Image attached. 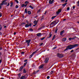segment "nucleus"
<instances>
[{
	"instance_id": "obj_1",
	"label": "nucleus",
	"mask_w": 79,
	"mask_h": 79,
	"mask_svg": "<svg viewBox=\"0 0 79 79\" xmlns=\"http://www.w3.org/2000/svg\"><path fill=\"white\" fill-rule=\"evenodd\" d=\"M78 45L79 44H75L73 45L68 46V48L69 50H71V49H73V48H74V47H77Z\"/></svg>"
},
{
	"instance_id": "obj_2",
	"label": "nucleus",
	"mask_w": 79,
	"mask_h": 79,
	"mask_svg": "<svg viewBox=\"0 0 79 79\" xmlns=\"http://www.w3.org/2000/svg\"><path fill=\"white\" fill-rule=\"evenodd\" d=\"M57 55L58 57H59V58H61V57H63L64 56L62 54H60L59 53H58L57 54Z\"/></svg>"
},
{
	"instance_id": "obj_3",
	"label": "nucleus",
	"mask_w": 79,
	"mask_h": 79,
	"mask_svg": "<svg viewBox=\"0 0 79 79\" xmlns=\"http://www.w3.org/2000/svg\"><path fill=\"white\" fill-rule=\"evenodd\" d=\"M37 51H38V50H36V51L33 52L32 53V54L30 55V56H29V58H32V56H33V55H34V54H35V53L36 52H37Z\"/></svg>"
},
{
	"instance_id": "obj_4",
	"label": "nucleus",
	"mask_w": 79,
	"mask_h": 79,
	"mask_svg": "<svg viewBox=\"0 0 79 79\" xmlns=\"http://www.w3.org/2000/svg\"><path fill=\"white\" fill-rule=\"evenodd\" d=\"M30 42H31V40H26V43H27L28 46H29V44H30Z\"/></svg>"
},
{
	"instance_id": "obj_5",
	"label": "nucleus",
	"mask_w": 79,
	"mask_h": 79,
	"mask_svg": "<svg viewBox=\"0 0 79 79\" xmlns=\"http://www.w3.org/2000/svg\"><path fill=\"white\" fill-rule=\"evenodd\" d=\"M5 3H6V2H5V1L4 0L0 4V5L1 6H2V5H3L4 4H5Z\"/></svg>"
},
{
	"instance_id": "obj_6",
	"label": "nucleus",
	"mask_w": 79,
	"mask_h": 79,
	"mask_svg": "<svg viewBox=\"0 0 79 79\" xmlns=\"http://www.w3.org/2000/svg\"><path fill=\"white\" fill-rule=\"evenodd\" d=\"M61 12V9H59V10L57 12H56V14H58L59 15L60 13V12Z\"/></svg>"
},
{
	"instance_id": "obj_7",
	"label": "nucleus",
	"mask_w": 79,
	"mask_h": 79,
	"mask_svg": "<svg viewBox=\"0 0 79 79\" xmlns=\"http://www.w3.org/2000/svg\"><path fill=\"white\" fill-rule=\"evenodd\" d=\"M49 60V59L48 58H47L45 59L44 62L46 63H47L48 61Z\"/></svg>"
},
{
	"instance_id": "obj_8",
	"label": "nucleus",
	"mask_w": 79,
	"mask_h": 79,
	"mask_svg": "<svg viewBox=\"0 0 79 79\" xmlns=\"http://www.w3.org/2000/svg\"><path fill=\"white\" fill-rule=\"evenodd\" d=\"M54 26H55V25H53V24L52 23H51L50 24V28H51L52 27H54Z\"/></svg>"
},
{
	"instance_id": "obj_9",
	"label": "nucleus",
	"mask_w": 79,
	"mask_h": 79,
	"mask_svg": "<svg viewBox=\"0 0 79 79\" xmlns=\"http://www.w3.org/2000/svg\"><path fill=\"white\" fill-rule=\"evenodd\" d=\"M31 24H30L29 25H28L27 24L25 25V27H28L29 26H30L31 27Z\"/></svg>"
},
{
	"instance_id": "obj_10",
	"label": "nucleus",
	"mask_w": 79,
	"mask_h": 79,
	"mask_svg": "<svg viewBox=\"0 0 79 79\" xmlns=\"http://www.w3.org/2000/svg\"><path fill=\"white\" fill-rule=\"evenodd\" d=\"M52 34H51V33H49V36L48 37V39H50V37H52Z\"/></svg>"
},
{
	"instance_id": "obj_11",
	"label": "nucleus",
	"mask_w": 79,
	"mask_h": 79,
	"mask_svg": "<svg viewBox=\"0 0 79 79\" xmlns=\"http://www.w3.org/2000/svg\"><path fill=\"white\" fill-rule=\"evenodd\" d=\"M64 33V30H63V31H62L60 32V35H63V33Z\"/></svg>"
},
{
	"instance_id": "obj_12",
	"label": "nucleus",
	"mask_w": 79,
	"mask_h": 79,
	"mask_svg": "<svg viewBox=\"0 0 79 79\" xmlns=\"http://www.w3.org/2000/svg\"><path fill=\"white\" fill-rule=\"evenodd\" d=\"M23 68V66H22L21 67H20V69H19V71H22Z\"/></svg>"
},
{
	"instance_id": "obj_13",
	"label": "nucleus",
	"mask_w": 79,
	"mask_h": 79,
	"mask_svg": "<svg viewBox=\"0 0 79 79\" xmlns=\"http://www.w3.org/2000/svg\"><path fill=\"white\" fill-rule=\"evenodd\" d=\"M49 3L50 4H51V5L53 4V1H49Z\"/></svg>"
},
{
	"instance_id": "obj_14",
	"label": "nucleus",
	"mask_w": 79,
	"mask_h": 79,
	"mask_svg": "<svg viewBox=\"0 0 79 79\" xmlns=\"http://www.w3.org/2000/svg\"><path fill=\"white\" fill-rule=\"evenodd\" d=\"M52 23L53 24L54 26H55L56 25V23L55 20L53 21L52 22Z\"/></svg>"
},
{
	"instance_id": "obj_15",
	"label": "nucleus",
	"mask_w": 79,
	"mask_h": 79,
	"mask_svg": "<svg viewBox=\"0 0 79 79\" xmlns=\"http://www.w3.org/2000/svg\"><path fill=\"white\" fill-rule=\"evenodd\" d=\"M27 71L26 70V69H23V73H26Z\"/></svg>"
},
{
	"instance_id": "obj_16",
	"label": "nucleus",
	"mask_w": 79,
	"mask_h": 79,
	"mask_svg": "<svg viewBox=\"0 0 79 79\" xmlns=\"http://www.w3.org/2000/svg\"><path fill=\"white\" fill-rule=\"evenodd\" d=\"M44 67V64H42L40 66L39 68L40 69H42Z\"/></svg>"
},
{
	"instance_id": "obj_17",
	"label": "nucleus",
	"mask_w": 79,
	"mask_h": 79,
	"mask_svg": "<svg viewBox=\"0 0 79 79\" xmlns=\"http://www.w3.org/2000/svg\"><path fill=\"white\" fill-rule=\"evenodd\" d=\"M21 79H25V76H22L20 77Z\"/></svg>"
},
{
	"instance_id": "obj_18",
	"label": "nucleus",
	"mask_w": 79,
	"mask_h": 79,
	"mask_svg": "<svg viewBox=\"0 0 79 79\" xmlns=\"http://www.w3.org/2000/svg\"><path fill=\"white\" fill-rule=\"evenodd\" d=\"M60 21V20H55V22H56V24H57V23H58Z\"/></svg>"
},
{
	"instance_id": "obj_19",
	"label": "nucleus",
	"mask_w": 79,
	"mask_h": 79,
	"mask_svg": "<svg viewBox=\"0 0 79 79\" xmlns=\"http://www.w3.org/2000/svg\"><path fill=\"white\" fill-rule=\"evenodd\" d=\"M41 35V33H38L37 34V36H38V37H40Z\"/></svg>"
},
{
	"instance_id": "obj_20",
	"label": "nucleus",
	"mask_w": 79,
	"mask_h": 79,
	"mask_svg": "<svg viewBox=\"0 0 79 79\" xmlns=\"http://www.w3.org/2000/svg\"><path fill=\"white\" fill-rule=\"evenodd\" d=\"M47 73L49 76H50L51 75V73L50 72V71H48L47 72Z\"/></svg>"
},
{
	"instance_id": "obj_21",
	"label": "nucleus",
	"mask_w": 79,
	"mask_h": 79,
	"mask_svg": "<svg viewBox=\"0 0 79 79\" xmlns=\"http://www.w3.org/2000/svg\"><path fill=\"white\" fill-rule=\"evenodd\" d=\"M74 38H69V40H74Z\"/></svg>"
},
{
	"instance_id": "obj_22",
	"label": "nucleus",
	"mask_w": 79,
	"mask_h": 79,
	"mask_svg": "<svg viewBox=\"0 0 79 79\" xmlns=\"http://www.w3.org/2000/svg\"><path fill=\"white\" fill-rule=\"evenodd\" d=\"M25 13H26L27 14V9H25Z\"/></svg>"
},
{
	"instance_id": "obj_23",
	"label": "nucleus",
	"mask_w": 79,
	"mask_h": 79,
	"mask_svg": "<svg viewBox=\"0 0 79 79\" xmlns=\"http://www.w3.org/2000/svg\"><path fill=\"white\" fill-rule=\"evenodd\" d=\"M63 41H64V42H65L66 40V38H64L62 39Z\"/></svg>"
},
{
	"instance_id": "obj_24",
	"label": "nucleus",
	"mask_w": 79,
	"mask_h": 79,
	"mask_svg": "<svg viewBox=\"0 0 79 79\" xmlns=\"http://www.w3.org/2000/svg\"><path fill=\"white\" fill-rule=\"evenodd\" d=\"M34 24H35V25H36V24H37V21H34Z\"/></svg>"
},
{
	"instance_id": "obj_25",
	"label": "nucleus",
	"mask_w": 79,
	"mask_h": 79,
	"mask_svg": "<svg viewBox=\"0 0 79 79\" xmlns=\"http://www.w3.org/2000/svg\"><path fill=\"white\" fill-rule=\"evenodd\" d=\"M29 7H30V8H31V9L32 10H33V9H34V7H32L31 5H30L29 6Z\"/></svg>"
},
{
	"instance_id": "obj_26",
	"label": "nucleus",
	"mask_w": 79,
	"mask_h": 79,
	"mask_svg": "<svg viewBox=\"0 0 79 79\" xmlns=\"http://www.w3.org/2000/svg\"><path fill=\"white\" fill-rule=\"evenodd\" d=\"M66 5H67V3H66L64 4H63L62 6H63L64 7V6H66Z\"/></svg>"
},
{
	"instance_id": "obj_27",
	"label": "nucleus",
	"mask_w": 79,
	"mask_h": 79,
	"mask_svg": "<svg viewBox=\"0 0 79 79\" xmlns=\"http://www.w3.org/2000/svg\"><path fill=\"white\" fill-rule=\"evenodd\" d=\"M56 16H53L52 17L51 19H54L56 17Z\"/></svg>"
},
{
	"instance_id": "obj_28",
	"label": "nucleus",
	"mask_w": 79,
	"mask_h": 79,
	"mask_svg": "<svg viewBox=\"0 0 79 79\" xmlns=\"http://www.w3.org/2000/svg\"><path fill=\"white\" fill-rule=\"evenodd\" d=\"M27 64V62H26V63H25L24 64V67L25 66H26V64Z\"/></svg>"
},
{
	"instance_id": "obj_29",
	"label": "nucleus",
	"mask_w": 79,
	"mask_h": 79,
	"mask_svg": "<svg viewBox=\"0 0 79 79\" xmlns=\"http://www.w3.org/2000/svg\"><path fill=\"white\" fill-rule=\"evenodd\" d=\"M31 11H28V15H31Z\"/></svg>"
},
{
	"instance_id": "obj_30",
	"label": "nucleus",
	"mask_w": 79,
	"mask_h": 79,
	"mask_svg": "<svg viewBox=\"0 0 79 79\" xmlns=\"http://www.w3.org/2000/svg\"><path fill=\"white\" fill-rule=\"evenodd\" d=\"M39 70H38L36 71L35 72V74H36V73H38V72H39Z\"/></svg>"
},
{
	"instance_id": "obj_31",
	"label": "nucleus",
	"mask_w": 79,
	"mask_h": 79,
	"mask_svg": "<svg viewBox=\"0 0 79 79\" xmlns=\"http://www.w3.org/2000/svg\"><path fill=\"white\" fill-rule=\"evenodd\" d=\"M53 73H54V70L51 71L50 72L51 74H53Z\"/></svg>"
},
{
	"instance_id": "obj_32",
	"label": "nucleus",
	"mask_w": 79,
	"mask_h": 79,
	"mask_svg": "<svg viewBox=\"0 0 79 79\" xmlns=\"http://www.w3.org/2000/svg\"><path fill=\"white\" fill-rule=\"evenodd\" d=\"M22 7H24V6H25V4H22L21 5Z\"/></svg>"
},
{
	"instance_id": "obj_33",
	"label": "nucleus",
	"mask_w": 79,
	"mask_h": 79,
	"mask_svg": "<svg viewBox=\"0 0 79 79\" xmlns=\"http://www.w3.org/2000/svg\"><path fill=\"white\" fill-rule=\"evenodd\" d=\"M44 39H45V37L41 38V40H44Z\"/></svg>"
},
{
	"instance_id": "obj_34",
	"label": "nucleus",
	"mask_w": 79,
	"mask_h": 79,
	"mask_svg": "<svg viewBox=\"0 0 79 79\" xmlns=\"http://www.w3.org/2000/svg\"><path fill=\"white\" fill-rule=\"evenodd\" d=\"M18 76L19 77H21V73H19L18 74Z\"/></svg>"
},
{
	"instance_id": "obj_35",
	"label": "nucleus",
	"mask_w": 79,
	"mask_h": 79,
	"mask_svg": "<svg viewBox=\"0 0 79 79\" xmlns=\"http://www.w3.org/2000/svg\"><path fill=\"white\" fill-rule=\"evenodd\" d=\"M13 2H11L10 4V7H11V6H13Z\"/></svg>"
},
{
	"instance_id": "obj_36",
	"label": "nucleus",
	"mask_w": 79,
	"mask_h": 79,
	"mask_svg": "<svg viewBox=\"0 0 79 79\" xmlns=\"http://www.w3.org/2000/svg\"><path fill=\"white\" fill-rule=\"evenodd\" d=\"M55 39V35H54L53 37V38L52 39V40H53L54 39Z\"/></svg>"
},
{
	"instance_id": "obj_37",
	"label": "nucleus",
	"mask_w": 79,
	"mask_h": 79,
	"mask_svg": "<svg viewBox=\"0 0 79 79\" xmlns=\"http://www.w3.org/2000/svg\"><path fill=\"white\" fill-rule=\"evenodd\" d=\"M69 49V48H67L65 49L64 50V52H65V51H66V50H68Z\"/></svg>"
},
{
	"instance_id": "obj_38",
	"label": "nucleus",
	"mask_w": 79,
	"mask_h": 79,
	"mask_svg": "<svg viewBox=\"0 0 79 79\" xmlns=\"http://www.w3.org/2000/svg\"><path fill=\"white\" fill-rule=\"evenodd\" d=\"M57 31H58V29H56L55 30V33H57Z\"/></svg>"
},
{
	"instance_id": "obj_39",
	"label": "nucleus",
	"mask_w": 79,
	"mask_h": 79,
	"mask_svg": "<svg viewBox=\"0 0 79 79\" xmlns=\"http://www.w3.org/2000/svg\"><path fill=\"white\" fill-rule=\"evenodd\" d=\"M57 48V47L55 46L53 48V49L54 50V49H55V48Z\"/></svg>"
},
{
	"instance_id": "obj_40",
	"label": "nucleus",
	"mask_w": 79,
	"mask_h": 79,
	"mask_svg": "<svg viewBox=\"0 0 79 79\" xmlns=\"http://www.w3.org/2000/svg\"><path fill=\"white\" fill-rule=\"evenodd\" d=\"M2 27L1 25L0 24V30H2Z\"/></svg>"
},
{
	"instance_id": "obj_41",
	"label": "nucleus",
	"mask_w": 79,
	"mask_h": 79,
	"mask_svg": "<svg viewBox=\"0 0 79 79\" xmlns=\"http://www.w3.org/2000/svg\"><path fill=\"white\" fill-rule=\"evenodd\" d=\"M2 12L0 13V17H1L2 16Z\"/></svg>"
},
{
	"instance_id": "obj_42",
	"label": "nucleus",
	"mask_w": 79,
	"mask_h": 79,
	"mask_svg": "<svg viewBox=\"0 0 79 79\" xmlns=\"http://www.w3.org/2000/svg\"><path fill=\"white\" fill-rule=\"evenodd\" d=\"M18 5H16V6H15V8H18Z\"/></svg>"
},
{
	"instance_id": "obj_43",
	"label": "nucleus",
	"mask_w": 79,
	"mask_h": 79,
	"mask_svg": "<svg viewBox=\"0 0 79 79\" xmlns=\"http://www.w3.org/2000/svg\"><path fill=\"white\" fill-rule=\"evenodd\" d=\"M47 79H50V77L49 76H48L47 77Z\"/></svg>"
},
{
	"instance_id": "obj_44",
	"label": "nucleus",
	"mask_w": 79,
	"mask_h": 79,
	"mask_svg": "<svg viewBox=\"0 0 79 79\" xmlns=\"http://www.w3.org/2000/svg\"><path fill=\"white\" fill-rule=\"evenodd\" d=\"M69 10V7H68L67 8V11H68Z\"/></svg>"
},
{
	"instance_id": "obj_45",
	"label": "nucleus",
	"mask_w": 79,
	"mask_h": 79,
	"mask_svg": "<svg viewBox=\"0 0 79 79\" xmlns=\"http://www.w3.org/2000/svg\"><path fill=\"white\" fill-rule=\"evenodd\" d=\"M74 52V50H72L70 51V52H71V53H72V52Z\"/></svg>"
},
{
	"instance_id": "obj_46",
	"label": "nucleus",
	"mask_w": 79,
	"mask_h": 79,
	"mask_svg": "<svg viewBox=\"0 0 79 79\" xmlns=\"http://www.w3.org/2000/svg\"><path fill=\"white\" fill-rule=\"evenodd\" d=\"M65 1V0H61V2H64Z\"/></svg>"
},
{
	"instance_id": "obj_47",
	"label": "nucleus",
	"mask_w": 79,
	"mask_h": 79,
	"mask_svg": "<svg viewBox=\"0 0 79 79\" xmlns=\"http://www.w3.org/2000/svg\"><path fill=\"white\" fill-rule=\"evenodd\" d=\"M25 3H26V4H27V3H28V1H26Z\"/></svg>"
},
{
	"instance_id": "obj_48",
	"label": "nucleus",
	"mask_w": 79,
	"mask_h": 79,
	"mask_svg": "<svg viewBox=\"0 0 79 79\" xmlns=\"http://www.w3.org/2000/svg\"><path fill=\"white\" fill-rule=\"evenodd\" d=\"M26 23H22V25H23L24 24H25Z\"/></svg>"
},
{
	"instance_id": "obj_49",
	"label": "nucleus",
	"mask_w": 79,
	"mask_h": 79,
	"mask_svg": "<svg viewBox=\"0 0 79 79\" xmlns=\"http://www.w3.org/2000/svg\"><path fill=\"white\" fill-rule=\"evenodd\" d=\"M15 2H16V3H19V2H18V1H16Z\"/></svg>"
},
{
	"instance_id": "obj_50",
	"label": "nucleus",
	"mask_w": 79,
	"mask_h": 79,
	"mask_svg": "<svg viewBox=\"0 0 79 79\" xmlns=\"http://www.w3.org/2000/svg\"><path fill=\"white\" fill-rule=\"evenodd\" d=\"M30 31H33V30H32V29H30Z\"/></svg>"
},
{
	"instance_id": "obj_51",
	"label": "nucleus",
	"mask_w": 79,
	"mask_h": 79,
	"mask_svg": "<svg viewBox=\"0 0 79 79\" xmlns=\"http://www.w3.org/2000/svg\"><path fill=\"white\" fill-rule=\"evenodd\" d=\"M27 61V60H25L24 61V62H26V61Z\"/></svg>"
},
{
	"instance_id": "obj_52",
	"label": "nucleus",
	"mask_w": 79,
	"mask_h": 79,
	"mask_svg": "<svg viewBox=\"0 0 79 79\" xmlns=\"http://www.w3.org/2000/svg\"><path fill=\"white\" fill-rule=\"evenodd\" d=\"M78 5H79V1H77V3Z\"/></svg>"
},
{
	"instance_id": "obj_53",
	"label": "nucleus",
	"mask_w": 79,
	"mask_h": 79,
	"mask_svg": "<svg viewBox=\"0 0 79 79\" xmlns=\"http://www.w3.org/2000/svg\"><path fill=\"white\" fill-rule=\"evenodd\" d=\"M24 52H22L21 54L23 55V54H24Z\"/></svg>"
},
{
	"instance_id": "obj_54",
	"label": "nucleus",
	"mask_w": 79,
	"mask_h": 79,
	"mask_svg": "<svg viewBox=\"0 0 79 79\" xmlns=\"http://www.w3.org/2000/svg\"><path fill=\"white\" fill-rule=\"evenodd\" d=\"M1 63H2V59L0 60V64H1Z\"/></svg>"
},
{
	"instance_id": "obj_55",
	"label": "nucleus",
	"mask_w": 79,
	"mask_h": 79,
	"mask_svg": "<svg viewBox=\"0 0 79 79\" xmlns=\"http://www.w3.org/2000/svg\"><path fill=\"white\" fill-rule=\"evenodd\" d=\"M9 5H10V3H8V5L7 6H9Z\"/></svg>"
},
{
	"instance_id": "obj_56",
	"label": "nucleus",
	"mask_w": 79,
	"mask_h": 79,
	"mask_svg": "<svg viewBox=\"0 0 79 79\" xmlns=\"http://www.w3.org/2000/svg\"><path fill=\"white\" fill-rule=\"evenodd\" d=\"M76 7H75V6H73V9H74V8H75Z\"/></svg>"
},
{
	"instance_id": "obj_57",
	"label": "nucleus",
	"mask_w": 79,
	"mask_h": 79,
	"mask_svg": "<svg viewBox=\"0 0 79 79\" xmlns=\"http://www.w3.org/2000/svg\"><path fill=\"white\" fill-rule=\"evenodd\" d=\"M2 50V48L0 47V50Z\"/></svg>"
},
{
	"instance_id": "obj_58",
	"label": "nucleus",
	"mask_w": 79,
	"mask_h": 79,
	"mask_svg": "<svg viewBox=\"0 0 79 79\" xmlns=\"http://www.w3.org/2000/svg\"><path fill=\"white\" fill-rule=\"evenodd\" d=\"M47 11H46L44 13V15H46V14H47Z\"/></svg>"
},
{
	"instance_id": "obj_59",
	"label": "nucleus",
	"mask_w": 79,
	"mask_h": 79,
	"mask_svg": "<svg viewBox=\"0 0 79 79\" xmlns=\"http://www.w3.org/2000/svg\"><path fill=\"white\" fill-rule=\"evenodd\" d=\"M43 44V43H42L40 44V45H42Z\"/></svg>"
},
{
	"instance_id": "obj_60",
	"label": "nucleus",
	"mask_w": 79,
	"mask_h": 79,
	"mask_svg": "<svg viewBox=\"0 0 79 79\" xmlns=\"http://www.w3.org/2000/svg\"><path fill=\"white\" fill-rule=\"evenodd\" d=\"M4 27V28H6V26H5Z\"/></svg>"
},
{
	"instance_id": "obj_61",
	"label": "nucleus",
	"mask_w": 79,
	"mask_h": 79,
	"mask_svg": "<svg viewBox=\"0 0 79 79\" xmlns=\"http://www.w3.org/2000/svg\"><path fill=\"white\" fill-rule=\"evenodd\" d=\"M14 35H16V32H14Z\"/></svg>"
},
{
	"instance_id": "obj_62",
	"label": "nucleus",
	"mask_w": 79,
	"mask_h": 79,
	"mask_svg": "<svg viewBox=\"0 0 79 79\" xmlns=\"http://www.w3.org/2000/svg\"><path fill=\"white\" fill-rule=\"evenodd\" d=\"M2 33H1V32H0V35H2Z\"/></svg>"
},
{
	"instance_id": "obj_63",
	"label": "nucleus",
	"mask_w": 79,
	"mask_h": 79,
	"mask_svg": "<svg viewBox=\"0 0 79 79\" xmlns=\"http://www.w3.org/2000/svg\"><path fill=\"white\" fill-rule=\"evenodd\" d=\"M27 4H26V5H25V7H26V6H27Z\"/></svg>"
},
{
	"instance_id": "obj_64",
	"label": "nucleus",
	"mask_w": 79,
	"mask_h": 79,
	"mask_svg": "<svg viewBox=\"0 0 79 79\" xmlns=\"http://www.w3.org/2000/svg\"><path fill=\"white\" fill-rule=\"evenodd\" d=\"M77 23H78L79 24V21L77 22Z\"/></svg>"
}]
</instances>
